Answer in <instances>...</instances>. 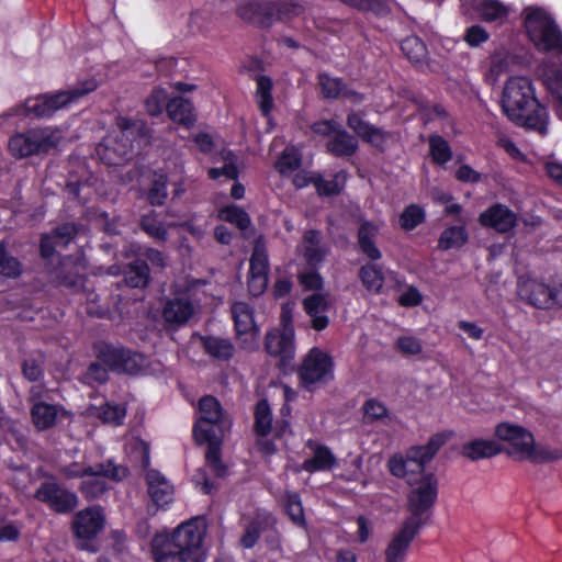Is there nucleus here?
<instances>
[{"label": "nucleus", "instance_id": "dca6fc26", "mask_svg": "<svg viewBox=\"0 0 562 562\" xmlns=\"http://www.w3.org/2000/svg\"><path fill=\"white\" fill-rule=\"evenodd\" d=\"M34 497L46 504L57 514H68L72 512L79 503L75 492L66 490L55 482H43L35 492Z\"/></svg>", "mask_w": 562, "mask_h": 562}, {"label": "nucleus", "instance_id": "c85d7f7f", "mask_svg": "<svg viewBox=\"0 0 562 562\" xmlns=\"http://www.w3.org/2000/svg\"><path fill=\"white\" fill-rule=\"evenodd\" d=\"M503 452L504 447L491 439H473L461 448V454L471 461L490 459Z\"/></svg>", "mask_w": 562, "mask_h": 562}, {"label": "nucleus", "instance_id": "8fccbe9b", "mask_svg": "<svg viewBox=\"0 0 562 562\" xmlns=\"http://www.w3.org/2000/svg\"><path fill=\"white\" fill-rule=\"evenodd\" d=\"M272 415L266 400L258 402L255 411V429L260 436H266L271 430Z\"/></svg>", "mask_w": 562, "mask_h": 562}, {"label": "nucleus", "instance_id": "4be33fe9", "mask_svg": "<svg viewBox=\"0 0 562 562\" xmlns=\"http://www.w3.org/2000/svg\"><path fill=\"white\" fill-rule=\"evenodd\" d=\"M419 531L420 530L402 522L400 529L393 535L384 551L385 562H404L409 546Z\"/></svg>", "mask_w": 562, "mask_h": 562}, {"label": "nucleus", "instance_id": "3c124183", "mask_svg": "<svg viewBox=\"0 0 562 562\" xmlns=\"http://www.w3.org/2000/svg\"><path fill=\"white\" fill-rule=\"evenodd\" d=\"M363 420L367 424H372L387 417L389 409L386 406L376 398H369L362 406Z\"/></svg>", "mask_w": 562, "mask_h": 562}, {"label": "nucleus", "instance_id": "473e14b6", "mask_svg": "<svg viewBox=\"0 0 562 562\" xmlns=\"http://www.w3.org/2000/svg\"><path fill=\"white\" fill-rule=\"evenodd\" d=\"M474 11L484 22H495L506 19L507 8L498 0H474L472 4Z\"/></svg>", "mask_w": 562, "mask_h": 562}, {"label": "nucleus", "instance_id": "393cba45", "mask_svg": "<svg viewBox=\"0 0 562 562\" xmlns=\"http://www.w3.org/2000/svg\"><path fill=\"white\" fill-rule=\"evenodd\" d=\"M353 135L380 153H384L390 133L353 113Z\"/></svg>", "mask_w": 562, "mask_h": 562}, {"label": "nucleus", "instance_id": "7c9ffc66", "mask_svg": "<svg viewBox=\"0 0 562 562\" xmlns=\"http://www.w3.org/2000/svg\"><path fill=\"white\" fill-rule=\"evenodd\" d=\"M469 240L465 225H452L443 229L438 238L437 247L447 251L452 248H461Z\"/></svg>", "mask_w": 562, "mask_h": 562}, {"label": "nucleus", "instance_id": "0eeeda50", "mask_svg": "<svg viewBox=\"0 0 562 562\" xmlns=\"http://www.w3.org/2000/svg\"><path fill=\"white\" fill-rule=\"evenodd\" d=\"M305 5L299 0H250L237 9V14L259 26H270L276 21H289L300 16Z\"/></svg>", "mask_w": 562, "mask_h": 562}, {"label": "nucleus", "instance_id": "0e129e2a", "mask_svg": "<svg viewBox=\"0 0 562 562\" xmlns=\"http://www.w3.org/2000/svg\"><path fill=\"white\" fill-rule=\"evenodd\" d=\"M82 379L89 385L102 384L108 380V371L102 364L93 362L89 366Z\"/></svg>", "mask_w": 562, "mask_h": 562}, {"label": "nucleus", "instance_id": "a19ab883", "mask_svg": "<svg viewBox=\"0 0 562 562\" xmlns=\"http://www.w3.org/2000/svg\"><path fill=\"white\" fill-rule=\"evenodd\" d=\"M426 221V212L423 206L412 203L404 207L398 217V225L405 232L417 228Z\"/></svg>", "mask_w": 562, "mask_h": 562}, {"label": "nucleus", "instance_id": "603ef678", "mask_svg": "<svg viewBox=\"0 0 562 562\" xmlns=\"http://www.w3.org/2000/svg\"><path fill=\"white\" fill-rule=\"evenodd\" d=\"M140 226L154 239L158 241L167 239V229L154 213L144 215L140 220Z\"/></svg>", "mask_w": 562, "mask_h": 562}, {"label": "nucleus", "instance_id": "a18cd8bd", "mask_svg": "<svg viewBox=\"0 0 562 562\" xmlns=\"http://www.w3.org/2000/svg\"><path fill=\"white\" fill-rule=\"evenodd\" d=\"M353 9L363 12L368 18H385L391 13L389 0H353Z\"/></svg>", "mask_w": 562, "mask_h": 562}, {"label": "nucleus", "instance_id": "9d476101", "mask_svg": "<svg viewBox=\"0 0 562 562\" xmlns=\"http://www.w3.org/2000/svg\"><path fill=\"white\" fill-rule=\"evenodd\" d=\"M63 139V132L57 127L31 128L13 135L9 140V150L16 158L46 154L56 148Z\"/></svg>", "mask_w": 562, "mask_h": 562}, {"label": "nucleus", "instance_id": "9b49d317", "mask_svg": "<svg viewBox=\"0 0 562 562\" xmlns=\"http://www.w3.org/2000/svg\"><path fill=\"white\" fill-rule=\"evenodd\" d=\"M518 296L539 310L562 307V282L550 280L544 282L533 278H520L517 284Z\"/></svg>", "mask_w": 562, "mask_h": 562}, {"label": "nucleus", "instance_id": "4468645a", "mask_svg": "<svg viewBox=\"0 0 562 562\" xmlns=\"http://www.w3.org/2000/svg\"><path fill=\"white\" fill-rule=\"evenodd\" d=\"M236 339L241 348L255 349L258 346L260 328L255 322L252 307L245 302H235L231 307Z\"/></svg>", "mask_w": 562, "mask_h": 562}, {"label": "nucleus", "instance_id": "13d9d810", "mask_svg": "<svg viewBox=\"0 0 562 562\" xmlns=\"http://www.w3.org/2000/svg\"><path fill=\"white\" fill-rule=\"evenodd\" d=\"M395 348L403 356H417L423 351V344L414 336H400L395 341Z\"/></svg>", "mask_w": 562, "mask_h": 562}, {"label": "nucleus", "instance_id": "39448f33", "mask_svg": "<svg viewBox=\"0 0 562 562\" xmlns=\"http://www.w3.org/2000/svg\"><path fill=\"white\" fill-rule=\"evenodd\" d=\"M117 126L120 128L115 136L106 137L98 146V154L108 165H120L124 160L133 157L135 151L134 142L131 137L138 134L137 144L147 143L149 138V128L143 121H132L127 117H119Z\"/></svg>", "mask_w": 562, "mask_h": 562}, {"label": "nucleus", "instance_id": "5fc2aeb1", "mask_svg": "<svg viewBox=\"0 0 562 562\" xmlns=\"http://www.w3.org/2000/svg\"><path fill=\"white\" fill-rule=\"evenodd\" d=\"M168 93L162 88H154L151 93L145 100V106L148 114L157 116L162 112L164 106H167Z\"/></svg>", "mask_w": 562, "mask_h": 562}, {"label": "nucleus", "instance_id": "ddd939ff", "mask_svg": "<svg viewBox=\"0 0 562 562\" xmlns=\"http://www.w3.org/2000/svg\"><path fill=\"white\" fill-rule=\"evenodd\" d=\"M331 359L318 348H312L299 368L301 383L307 390L316 384L325 383L331 378Z\"/></svg>", "mask_w": 562, "mask_h": 562}, {"label": "nucleus", "instance_id": "6ab92c4d", "mask_svg": "<svg viewBox=\"0 0 562 562\" xmlns=\"http://www.w3.org/2000/svg\"><path fill=\"white\" fill-rule=\"evenodd\" d=\"M269 261L265 245L258 240L249 262L248 290L252 296L261 295L268 285Z\"/></svg>", "mask_w": 562, "mask_h": 562}, {"label": "nucleus", "instance_id": "2eb2a0df", "mask_svg": "<svg viewBox=\"0 0 562 562\" xmlns=\"http://www.w3.org/2000/svg\"><path fill=\"white\" fill-rule=\"evenodd\" d=\"M58 473L65 479H83L86 476L103 475L113 481H121L128 474L127 468L115 464L112 460L105 463H98L94 465L85 464L81 462H71L69 464L60 465Z\"/></svg>", "mask_w": 562, "mask_h": 562}, {"label": "nucleus", "instance_id": "c03bdc74", "mask_svg": "<svg viewBox=\"0 0 562 562\" xmlns=\"http://www.w3.org/2000/svg\"><path fill=\"white\" fill-rule=\"evenodd\" d=\"M203 347L210 356L227 360L233 357L234 346L228 339L207 337L203 339Z\"/></svg>", "mask_w": 562, "mask_h": 562}, {"label": "nucleus", "instance_id": "f3484780", "mask_svg": "<svg viewBox=\"0 0 562 562\" xmlns=\"http://www.w3.org/2000/svg\"><path fill=\"white\" fill-rule=\"evenodd\" d=\"M98 359L110 369L127 374L138 373L145 364V359L142 355L111 346L101 347L98 350Z\"/></svg>", "mask_w": 562, "mask_h": 562}, {"label": "nucleus", "instance_id": "c9c22d12", "mask_svg": "<svg viewBox=\"0 0 562 562\" xmlns=\"http://www.w3.org/2000/svg\"><path fill=\"white\" fill-rule=\"evenodd\" d=\"M149 279V267L143 260L128 263L124 270V281L130 288H145Z\"/></svg>", "mask_w": 562, "mask_h": 562}, {"label": "nucleus", "instance_id": "412c9836", "mask_svg": "<svg viewBox=\"0 0 562 562\" xmlns=\"http://www.w3.org/2000/svg\"><path fill=\"white\" fill-rule=\"evenodd\" d=\"M265 349L272 357H279L286 361L294 353V328H273L269 330L265 339Z\"/></svg>", "mask_w": 562, "mask_h": 562}, {"label": "nucleus", "instance_id": "bb28decb", "mask_svg": "<svg viewBox=\"0 0 562 562\" xmlns=\"http://www.w3.org/2000/svg\"><path fill=\"white\" fill-rule=\"evenodd\" d=\"M303 306L315 330L321 331L328 326L329 318L327 312L329 310V303L324 294L313 293L306 296L303 300Z\"/></svg>", "mask_w": 562, "mask_h": 562}, {"label": "nucleus", "instance_id": "c756f323", "mask_svg": "<svg viewBox=\"0 0 562 562\" xmlns=\"http://www.w3.org/2000/svg\"><path fill=\"white\" fill-rule=\"evenodd\" d=\"M300 251L306 262L314 267L322 262L325 258V249L321 246V234L317 231H307L300 245Z\"/></svg>", "mask_w": 562, "mask_h": 562}, {"label": "nucleus", "instance_id": "b1692460", "mask_svg": "<svg viewBox=\"0 0 562 562\" xmlns=\"http://www.w3.org/2000/svg\"><path fill=\"white\" fill-rule=\"evenodd\" d=\"M276 519L267 512H258L250 522L245 527V531L239 539V543L245 549H251L259 539L261 533L268 530L273 532L278 542V532L276 530Z\"/></svg>", "mask_w": 562, "mask_h": 562}, {"label": "nucleus", "instance_id": "6e6d98bb", "mask_svg": "<svg viewBox=\"0 0 562 562\" xmlns=\"http://www.w3.org/2000/svg\"><path fill=\"white\" fill-rule=\"evenodd\" d=\"M222 217L232 224H235L239 229L245 231L250 225L249 215L238 206H228L222 211Z\"/></svg>", "mask_w": 562, "mask_h": 562}, {"label": "nucleus", "instance_id": "f8f14e48", "mask_svg": "<svg viewBox=\"0 0 562 562\" xmlns=\"http://www.w3.org/2000/svg\"><path fill=\"white\" fill-rule=\"evenodd\" d=\"M105 522L104 509L99 505L76 513L71 521V529L79 540V547L88 551H95L91 541L103 530Z\"/></svg>", "mask_w": 562, "mask_h": 562}, {"label": "nucleus", "instance_id": "ea45409f", "mask_svg": "<svg viewBox=\"0 0 562 562\" xmlns=\"http://www.w3.org/2000/svg\"><path fill=\"white\" fill-rule=\"evenodd\" d=\"M528 451L521 458L522 460H528L533 463H546L557 461L562 458V451L559 449H551L548 446L536 445L535 439L532 443L529 445Z\"/></svg>", "mask_w": 562, "mask_h": 562}, {"label": "nucleus", "instance_id": "f03ea898", "mask_svg": "<svg viewBox=\"0 0 562 562\" xmlns=\"http://www.w3.org/2000/svg\"><path fill=\"white\" fill-rule=\"evenodd\" d=\"M205 526L198 519L179 525L171 533L155 536L151 552L155 562H204Z\"/></svg>", "mask_w": 562, "mask_h": 562}, {"label": "nucleus", "instance_id": "cd10ccee", "mask_svg": "<svg viewBox=\"0 0 562 562\" xmlns=\"http://www.w3.org/2000/svg\"><path fill=\"white\" fill-rule=\"evenodd\" d=\"M378 233L379 227L368 221L363 222L358 229L359 252L370 261H378L382 258V252L375 243Z\"/></svg>", "mask_w": 562, "mask_h": 562}, {"label": "nucleus", "instance_id": "680f3d73", "mask_svg": "<svg viewBox=\"0 0 562 562\" xmlns=\"http://www.w3.org/2000/svg\"><path fill=\"white\" fill-rule=\"evenodd\" d=\"M300 164L301 159L299 155L293 150L285 149L278 159L276 167L279 172L288 175L296 170L300 167Z\"/></svg>", "mask_w": 562, "mask_h": 562}, {"label": "nucleus", "instance_id": "37998d69", "mask_svg": "<svg viewBox=\"0 0 562 562\" xmlns=\"http://www.w3.org/2000/svg\"><path fill=\"white\" fill-rule=\"evenodd\" d=\"M272 80L267 76L257 78L256 99L258 106L263 115H268L273 105Z\"/></svg>", "mask_w": 562, "mask_h": 562}, {"label": "nucleus", "instance_id": "052dcab7", "mask_svg": "<svg viewBox=\"0 0 562 562\" xmlns=\"http://www.w3.org/2000/svg\"><path fill=\"white\" fill-rule=\"evenodd\" d=\"M525 427L508 422H502L496 425L494 436L504 442L513 441L516 436L522 435Z\"/></svg>", "mask_w": 562, "mask_h": 562}, {"label": "nucleus", "instance_id": "2f4dec72", "mask_svg": "<svg viewBox=\"0 0 562 562\" xmlns=\"http://www.w3.org/2000/svg\"><path fill=\"white\" fill-rule=\"evenodd\" d=\"M359 278L363 286L373 293H381L384 283L383 267L376 261L363 265L359 271Z\"/></svg>", "mask_w": 562, "mask_h": 562}, {"label": "nucleus", "instance_id": "de8ad7c7", "mask_svg": "<svg viewBox=\"0 0 562 562\" xmlns=\"http://www.w3.org/2000/svg\"><path fill=\"white\" fill-rule=\"evenodd\" d=\"M533 434L525 428V431L520 436L513 438V441H508V447L504 448V452L515 460L521 461L522 456L528 451V447L532 443Z\"/></svg>", "mask_w": 562, "mask_h": 562}, {"label": "nucleus", "instance_id": "72a5a7b5", "mask_svg": "<svg viewBox=\"0 0 562 562\" xmlns=\"http://www.w3.org/2000/svg\"><path fill=\"white\" fill-rule=\"evenodd\" d=\"M57 407L45 402H36L31 408V417L37 430L53 427L57 419Z\"/></svg>", "mask_w": 562, "mask_h": 562}, {"label": "nucleus", "instance_id": "69168bd1", "mask_svg": "<svg viewBox=\"0 0 562 562\" xmlns=\"http://www.w3.org/2000/svg\"><path fill=\"white\" fill-rule=\"evenodd\" d=\"M490 38L487 31L481 25H471L465 30L464 41L471 47H477Z\"/></svg>", "mask_w": 562, "mask_h": 562}, {"label": "nucleus", "instance_id": "e433bc0d", "mask_svg": "<svg viewBox=\"0 0 562 562\" xmlns=\"http://www.w3.org/2000/svg\"><path fill=\"white\" fill-rule=\"evenodd\" d=\"M429 156L431 161L443 166L452 159V149L448 140L439 134H431L428 137Z\"/></svg>", "mask_w": 562, "mask_h": 562}, {"label": "nucleus", "instance_id": "f704fd0d", "mask_svg": "<svg viewBox=\"0 0 562 562\" xmlns=\"http://www.w3.org/2000/svg\"><path fill=\"white\" fill-rule=\"evenodd\" d=\"M167 113L169 117L186 126H190L194 122L193 106L188 99L177 97L167 103Z\"/></svg>", "mask_w": 562, "mask_h": 562}, {"label": "nucleus", "instance_id": "20e7f679", "mask_svg": "<svg viewBox=\"0 0 562 562\" xmlns=\"http://www.w3.org/2000/svg\"><path fill=\"white\" fill-rule=\"evenodd\" d=\"M451 435V431L436 432L425 445L411 446L405 453H394L386 463L389 472L397 479L405 480L409 486L416 485L428 473L425 471L426 465L447 443Z\"/></svg>", "mask_w": 562, "mask_h": 562}, {"label": "nucleus", "instance_id": "e2e57ef3", "mask_svg": "<svg viewBox=\"0 0 562 562\" xmlns=\"http://www.w3.org/2000/svg\"><path fill=\"white\" fill-rule=\"evenodd\" d=\"M52 234L58 246L66 247L77 235V227L75 224L66 223L56 227Z\"/></svg>", "mask_w": 562, "mask_h": 562}, {"label": "nucleus", "instance_id": "58836bf2", "mask_svg": "<svg viewBox=\"0 0 562 562\" xmlns=\"http://www.w3.org/2000/svg\"><path fill=\"white\" fill-rule=\"evenodd\" d=\"M401 50L414 65L423 64L428 54L426 44L416 35L404 38L401 42Z\"/></svg>", "mask_w": 562, "mask_h": 562}, {"label": "nucleus", "instance_id": "f257e3e1", "mask_svg": "<svg viewBox=\"0 0 562 562\" xmlns=\"http://www.w3.org/2000/svg\"><path fill=\"white\" fill-rule=\"evenodd\" d=\"M501 103L503 112L515 125L547 135L549 112L536 97L530 78L510 77L505 82Z\"/></svg>", "mask_w": 562, "mask_h": 562}, {"label": "nucleus", "instance_id": "338daca9", "mask_svg": "<svg viewBox=\"0 0 562 562\" xmlns=\"http://www.w3.org/2000/svg\"><path fill=\"white\" fill-rule=\"evenodd\" d=\"M100 416L104 423L121 425L125 417V409L119 405L106 404L101 407Z\"/></svg>", "mask_w": 562, "mask_h": 562}, {"label": "nucleus", "instance_id": "6e6552de", "mask_svg": "<svg viewBox=\"0 0 562 562\" xmlns=\"http://www.w3.org/2000/svg\"><path fill=\"white\" fill-rule=\"evenodd\" d=\"M407 494V512L409 516L403 520L417 530L430 525L432 507L438 499V480L432 472L425 474Z\"/></svg>", "mask_w": 562, "mask_h": 562}, {"label": "nucleus", "instance_id": "09e8293b", "mask_svg": "<svg viewBox=\"0 0 562 562\" xmlns=\"http://www.w3.org/2000/svg\"><path fill=\"white\" fill-rule=\"evenodd\" d=\"M104 477L103 475L83 477L79 491L88 499L100 497L108 490V485L103 480Z\"/></svg>", "mask_w": 562, "mask_h": 562}, {"label": "nucleus", "instance_id": "7ed1b4c3", "mask_svg": "<svg viewBox=\"0 0 562 562\" xmlns=\"http://www.w3.org/2000/svg\"><path fill=\"white\" fill-rule=\"evenodd\" d=\"M199 418L193 427L198 442H207L205 460L207 468L218 477L225 476L226 465L221 461V438L229 423L225 420L220 402L206 395L199 401Z\"/></svg>", "mask_w": 562, "mask_h": 562}, {"label": "nucleus", "instance_id": "79ce46f5", "mask_svg": "<svg viewBox=\"0 0 562 562\" xmlns=\"http://www.w3.org/2000/svg\"><path fill=\"white\" fill-rule=\"evenodd\" d=\"M319 92L324 99H338L346 90V85L338 77H331L326 72L317 76Z\"/></svg>", "mask_w": 562, "mask_h": 562}, {"label": "nucleus", "instance_id": "4c0bfd02", "mask_svg": "<svg viewBox=\"0 0 562 562\" xmlns=\"http://www.w3.org/2000/svg\"><path fill=\"white\" fill-rule=\"evenodd\" d=\"M313 452V457L306 459L302 464L304 471L312 473L331 469L335 458L326 447L316 446Z\"/></svg>", "mask_w": 562, "mask_h": 562}, {"label": "nucleus", "instance_id": "1a4fd4ad", "mask_svg": "<svg viewBox=\"0 0 562 562\" xmlns=\"http://www.w3.org/2000/svg\"><path fill=\"white\" fill-rule=\"evenodd\" d=\"M97 88L94 81H86L78 87L69 88L65 91H58L54 94H41L36 98L27 99L22 106L26 115L35 117H50L60 109L78 102L82 97Z\"/></svg>", "mask_w": 562, "mask_h": 562}, {"label": "nucleus", "instance_id": "4d7b16f0", "mask_svg": "<svg viewBox=\"0 0 562 562\" xmlns=\"http://www.w3.org/2000/svg\"><path fill=\"white\" fill-rule=\"evenodd\" d=\"M167 177L159 175L153 182L148 192V201L151 205H162L167 199Z\"/></svg>", "mask_w": 562, "mask_h": 562}, {"label": "nucleus", "instance_id": "a211bd4d", "mask_svg": "<svg viewBox=\"0 0 562 562\" xmlns=\"http://www.w3.org/2000/svg\"><path fill=\"white\" fill-rule=\"evenodd\" d=\"M477 221L484 228L508 234L518 225V215L506 204L495 202L480 213Z\"/></svg>", "mask_w": 562, "mask_h": 562}, {"label": "nucleus", "instance_id": "49530a36", "mask_svg": "<svg viewBox=\"0 0 562 562\" xmlns=\"http://www.w3.org/2000/svg\"><path fill=\"white\" fill-rule=\"evenodd\" d=\"M22 274V263L14 256L10 255L5 246L0 243V276L16 279Z\"/></svg>", "mask_w": 562, "mask_h": 562}, {"label": "nucleus", "instance_id": "bf43d9fd", "mask_svg": "<svg viewBox=\"0 0 562 562\" xmlns=\"http://www.w3.org/2000/svg\"><path fill=\"white\" fill-rule=\"evenodd\" d=\"M285 509L290 518L296 525H303L304 512L301 503V498L296 493H286L285 496Z\"/></svg>", "mask_w": 562, "mask_h": 562}, {"label": "nucleus", "instance_id": "423d86ee", "mask_svg": "<svg viewBox=\"0 0 562 562\" xmlns=\"http://www.w3.org/2000/svg\"><path fill=\"white\" fill-rule=\"evenodd\" d=\"M524 25L529 40L542 53L562 55V31L543 8L530 7L524 11Z\"/></svg>", "mask_w": 562, "mask_h": 562}, {"label": "nucleus", "instance_id": "a878e982", "mask_svg": "<svg viewBox=\"0 0 562 562\" xmlns=\"http://www.w3.org/2000/svg\"><path fill=\"white\" fill-rule=\"evenodd\" d=\"M148 494L157 507H165L173 501V486L157 470L146 473Z\"/></svg>", "mask_w": 562, "mask_h": 562}, {"label": "nucleus", "instance_id": "864d4df0", "mask_svg": "<svg viewBox=\"0 0 562 562\" xmlns=\"http://www.w3.org/2000/svg\"><path fill=\"white\" fill-rule=\"evenodd\" d=\"M224 166L221 168H211L209 176L211 179H217L222 176L227 179L235 180L238 177V169L236 166V157L233 153L228 151L224 155Z\"/></svg>", "mask_w": 562, "mask_h": 562}, {"label": "nucleus", "instance_id": "5701e85b", "mask_svg": "<svg viewBox=\"0 0 562 562\" xmlns=\"http://www.w3.org/2000/svg\"><path fill=\"white\" fill-rule=\"evenodd\" d=\"M196 306L187 294L168 300L162 308V317L170 325H184L195 313Z\"/></svg>", "mask_w": 562, "mask_h": 562}, {"label": "nucleus", "instance_id": "aec40b11", "mask_svg": "<svg viewBox=\"0 0 562 562\" xmlns=\"http://www.w3.org/2000/svg\"><path fill=\"white\" fill-rule=\"evenodd\" d=\"M314 133L323 136L330 137L327 143L328 150L335 156H350L351 155V140L346 131L340 128V125L334 121H319L312 125Z\"/></svg>", "mask_w": 562, "mask_h": 562}, {"label": "nucleus", "instance_id": "774afa93", "mask_svg": "<svg viewBox=\"0 0 562 562\" xmlns=\"http://www.w3.org/2000/svg\"><path fill=\"white\" fill-rule=\"evenodd\" d=\"M423 302V295L415 285H408L398 296L397 303L402 307H415Z\"/></svg>", "mask_w": 562, "mask_h": 562}]
</instances>
